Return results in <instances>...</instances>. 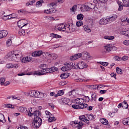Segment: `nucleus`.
Here are the masks:
<instances>
[{"label":"nucleus","instance_id":"obj_1","mask_svg":"<svg viewBox=\"0 0 129 129\" xmlns=\"http://www.w3.org/2000/svg\"><path fill=\"white\" fill-rule=\"evenodd\" d=\"M46 64H40L39 67L40 69H42V70L35 72L34 75H38L39 76L41 75H45V74H47L48 73H52L58 70V68L55 67H52L49 69L46 68Z\"/></svg>","mask_w":129,"mask_h":129},{"label":"nucleus","instance_id":"obj_2","mask_svg":"<svg viewBox=\"0 0 129 129\" xmlns=\"http://www.w3.org/2000/svg\"><path fill=\"white\" fill-rule=\"evenodd\" d=\"M9 60L13 61L14 62H19L23 57L22 51L20 50H16L15 51H11L8 55Z\"/></svg>","mask_w":129,"mask_h":129},{"label":"nucleus","instance_id":"obj_3","mask_svg":"<svg viewBox=\"0 0 129 129\" xmlns=\"http://www.w3.org/2000/svg\"><path fill=\"white\" fill-rule=\"evenodd\" d=\"M96 118V115H92L91 114H87L83 115L79 117V119L81 121L86 122L87 124H89V120H94Z\"/></svg>","mask_w":129,"mask_h":129},{"label":"nucleus","instance_id":"obj_4","mask_svg":"<svg viewBox=\"0 0 129 129\" xmlns=\"http://www.w3.org/2000/svg\"><path fill=\"white\" fill-rule=\"evenodd\" d=\"M43 123V120L40 117H34L32 122V126L34 128L38 129Z\"/></svg>","mask_w":129,"mask_h":129},{"label":"nucleus","instance_id":"obj_5","mask_svg":"<svg viewBox=\"0 0 129 129\" xmlns=\"http://www.w3.org/2000/svg\"><path fill=\"white\" fill-rule=\"evenodd\" d=\"M65 67H62L61 68V71L65 72V71H69V70H71V69H75L76 68V66L75 63L72 62H68L64 63Z\"/></svg>","mask_w":129,"mask_h":129},{"label":"nucleus","instance_id":"obj_6","mask_svg":"<svg viewBox=\"0 0 129 129\" xmlns=\"http://www.w3.org/2000/svg\"><path fill=\"white\" fill-rule=\"evenodd\" d=\"M75 103L78 104L81 107V108H86L88 105L84 103V99L83 98H77L74 101Z\"/></svg>","mask_w":129,"mask_h":129},{"label":"nucleus","instance_id":"obj_7","mask_svg":"<svg viewBox=\"0 0 129 129\" xmlns=\"http://www.w3.org/2000/svg\"><path fill=\"white\" fill-rule=\"evenodd\" d=\"M113 49L117 50V47L112 46L111 44H106L104 46V53L106 54L109 53V52L112 51Z\"/></svg>","mask_w":129,"mask_h":129},{"label":"nucleus","instance_id":"obj_8","mask_svg":"<svg viewBox=\"0 0 129 129\" xmlns=\"http://www.w3.org/2000/svg\"><path fill=\"white\" fill-rule=\"evenodd\" d=\"M64 31H66L68 33H72L75 31V29L73 27V24H64Z\"/></svg>","mask_w":129,"mask_h":129},{"label":"nucleus","instance_id":"obj_9","mask_svg":"<svg viewBox=\"0 0 129 129\" xmlns=\"http://www.w3.org/2000/svg\"><path fill=\"white\" fill-rule=\"evenodd\" d=\"M29 24V22H28V21L25 19H22L21 20H19L17 22V25L18 26L19 28L20 29H22L23 27H25V26H27Z\"/></svg>","mask_w":129,"mask_h":129},{"label":"nucleus","instance_id":"obj_10","mask_svg":"<svg viewBox=\"0 0 129 129\" xmlns=\"http://www.w3.org/2000/svg\"><path fill=\"white\" fill-rule=\"evenodd\" d=\"M88 66L85 63L84 61H80L76 66V69L79 68V69H84V68H87Z\"/></svg>","mask_w":129,"mask_h":129},{"label":"nucleus","instance_id":"obj_11","mask_svg":"<svg viewBox=\"0 0 129 129\" xmlns=\"http://www.w3.org/2000/svg\"><path fill=\"white\" fill-rule=\"evenodd\" d=\"M55 30H58V31H62V32H65V24H60L55 26Z\"/></svg>","mask_w":129,"mask_h":129},{"label":"nucleus","instance_id":"obj_12","mask_svg":"<svg viewBox=\"0 0 129 129\" xmlns=\"http://www.w3.org/2000/svg\"><path fill=\"white\" fill-rule=\"evenodd\" d=\"M81 57H82V54H81V53H77L74 55L70 57V60L71 61L77 60V59H79V58H81Z\"/></svg>","mask_w":129,"mask_h":129},{"label":"nucleus","instance_id":"obj_13","mask_svg":"<svg viewBox=\"0 0 129 129\" xmlns=\"http://www.w3.org/2000/svg\"><path fill=\"white\" fill-rule=\"evenodd\" d=\"M82 54V56H83V59L84 60H89V58H90V56H89V53L87 51H84Z\"/></svg>","mask_w":129,"mask_h":129},{"label":"nucleus","instance_id":"obj_14","mask_svg":"<svg viewBox=\"0 0 129 129\" xmlns=\"http://www.w3.org/2000/svg\"><path fill=\"white\" fill-rule=\"evenodd\" d=\"M21 110H23V112H25V111L28 112V115L29 116H33V113H32V108H29L28 110L27 108L25 107H22Z\"/></svg>","mask_w":129,"mask_h":129},{"label":"nucleus","instance_id":"obj_15","mask_svg":"<svg viewBox=\"0 0 129 129\" xmlns=\"http://www.w3.org/2000/svg\"><path fill=\"white\" fill-rule=\"evenodd\" d=\"M99 23L100 25H101V26H103V25H106L109 23L108 19L107 18L106 19L102 18L100 20Z\"/></svg>","mask_w":129,"mask_h":129},{"label":"nucleus","instance_id":"obj_16","mask_svg":"<svg viewBox=\"0 0 129 129\" xmlns=\"http://www.w3.org/2000/svg\"><path fill=\"white\" fill-rule=\"evenodd\" d=\"M57 10L55 8H52L51 9H47V10H44V13L45 14H53L54 13H56Z\"/></svg>","mask_w":129,"mask_h":129},{"label":"nucleus","instance_id":"obj_17","mask_svg":"<svg viewBox=\"0 0 129 129\" xmlns=\"http://www.w3.org/2000/svg\"><path fill=\"white\" fill-rule=\"evenodd\" d=\"M33 60V58L30 56L24 57L22 58V61L23 63H28V62H31Z\"/></svg>","mask_w":129,"mask_h":129},{"label":"nucleus","instance_id":"obj_18","mask_svg":"<svg viewBox=\"0 0 129 129\" xmlns=\"http://www.w3.org/2000/svg\"><path fill=\"white\" fill-rule=\"evenodd\" d=\"M42 54H43V52L41 50H39L38 51H34L32 52V56H33V57H38L39 56H41Z\"/></svg>","mask_w":129,"mask_h":129},{"label":"nucleus","instance_id":"obj_19","mask_svg":"<svg viewBox=\"0 0 129 129\" xmlns=\"http://www.w3.org/2000/svg\"><path fill=\"white\" fill-rule=\"evenodd\" d=\"M74 123L76 124V126L77 127L78 129H81V127H82V125H83V123L80 121H74Z\"/></svg>","mask_w":129,"mask_h":129},{"label":"nucleus","instance_id":"obj_20","mask_svg":"<svg viewBox=\"0 0 129 129\" xmlns=\"http://www.w3.org/2000/svg\"><path fill=\"white\" fill-rule=\"evenodd\" d=\"M107 19L109 23H112V22H114V21H115V20L117 19V15H113L111 17H109Z\"/></svg>","mask_w":129,"mask_h":129},{"label":"nucleus","instance_id":"obj_21","mask_svg":"<svg viewBox=\"0 0 129 129\" xmlns=\"http://www.w3.org/2000/svg\"><path fill=\"white\" fill-rule=\"evenodd\" d=\"M38 93L37 91L32 90L30 91L29 93V96H31L32 97H36L37 96V93Z\"/></svg>","mask_w":129,"mask_h":129},{"label":"nucleus","instance_id":"obj_22","mask_svg":"<svg viewBox=\"0 0 129 129\" xmlns=\"http://www.w3.org/2000/svg\"><path fill=\"white\" fill-rule=\"evenodd\" d=\"M117 4L119 7L118 9V11H122L123 10V6H124L122 2L118 1H117Z\"/></svg>","mask_w":129,"mask_h":129},{"label":"nucleus","instance_id":"obj_23","mask_svg":"<svg viewBox=\"0 0 129 129\" xmlns=\"http://www.w3.org/2000/svg\"><path fill=\"white\" fill-rule=\"evenodd\" d=\"M122 123H123V124H124V125H129V117L123 118L122 120Z\"/></svg>","mask_w":129,"mask_h":129},{"label":"nucleus","instance_id":"obj_24","mask_svg":"<svg viewBox=\"0 0 129 129\" xmlns=\"http://www.w3.org/2000/svg\"><path fill=\"white\" fill-rule=\"evenodd\" d=\"M33 115H34L35 117H39V116H41V112L39 110L34 111Z\"/></svg>","mask_w":129,"mask_h":129},{"label":"nucleus","instance_id":"obj_25","mask_svg":"<svg viewBox=\"0 0 129 129\" xmlns=\"http://www.w3.org/2000/svg\"><path fill=\"white\" fill-rule=\"evenodd\" d=\"M36 95H37L36 96V98H44V96H45L44 93L39 91H37Z\"/></svg>","mask_w":129,"mask_h":129},{"label":"nucleus","instance_id":"obj_26","mask_svg":"<svg viewBox=\"0 0 129 129\" xmlns=\"http://www.w3.org/2000/svg\"><path fill=\"white\" fill-rule=\"evenodd\" d=\"M84 30L85 32H86V33H91V29L88 27V25H86L84 26Z\"/></svg>","mask_w":129,"mask_h":129},{"label":"nucleus","instance_id":"obj_27","mask_svg":"<svg viewBox=\"0 0 129 129\" xmlns=\"http://www.w3.org/2000/svg\"><path fill=\"white\" fill-rule=\"evenodd\" d=\"M91 6V3H88L86 5H83V7L86 10V11H90V7Z\"/></svg>","mask_w":129,"mask_h":129},{"label":"nucleus","instance_id":"obj_28","mask_svg":"<svg viewBox=\"0 0 129 129\" xmlns=\"http://www.w3.org/2000/svg\"><path fill=\"white\" fill-rule=\"evenodd\" d=\"M100 121L102 124H104L105 125L108 124V121L104 118H102Z\"/></svg>","mask_w":129,"mask_h":129},{"label":"nucleus","instance_id":"obj_29","mask_svg":"<svg viewBox=\"0 0 129 129\" xmlns=\"http://www.w3.org/2000/svg\"><path fill=\"white\" fill-rule=\"evenodd\" d=\"M50 36L52 38H55V39H60V38H62V36H61L60 35H59L58 34H55L54 33H51L50 34Z\"/></svg>","mask_w":129,"mask_h":129},{"label":"nucleus","instance_id":"obj_30","mask_svg":"<svg viewBox=\"0 0 129 129\" xmlns=\"http://www.w3.org/2000/svg\"><path fill=\"white\" fill-rule=\"evenodd\" d=\"M72 107H73V108H74V109H83V108H81V106H80V105L74 104L72 105Z\"/></svg>","mask_w":129,"mask_h":129},{"label":"nucleus","instance_id":"obj_31","mask_svg":"<svg viewBox=\"0 0 129 129\" xmlns=\"http://www.w3.org/2000/svg\"><path fill=\"white\" fill-rule=\"evenodd\" d=\"M89 80H85L81 78H78L76 79V82H87Z\"/></svg>","mask_w":129,"mask_h":129},{"label":"nucleus","instance_id":"obj_32","mask_svg":"<svg viewBox=\"0 0 129 129\" xmlns=\"http://www.w3.org/2000/svg\"><path fill=\"white\" fill-rule=\"evenodd\" d=\"M77 19L78 21H82L83 18H84V16L82 14H80L77 15Z\"/></svg>","mask_w":129,"mask_h":129},{"label":"nucleus","instance_id":"obj_33","mask_svg":"<svg viewBox=\"0 0 129 129\" xmlns=\"http://www.w3.org/2000/svg\"><path fill=\"white\" fill-rule=\"evenodd\" d=\"M0 122H6V120L5 119V116L3 114H0Z\"/></svg>","mask_w":129,"mask_h":129},{"label":"nucleus","instance_id":"obj_34","mask_svg":"<svg viewBox=\"0 0 129 129\" xmlns=\"http://www.w3.org/2000/svg\"><path fill=\"white\" fill-rule=\"evenodd\" d=\"M83 99H84V102H89V100H90L89 97L88 96H84Z\"/></svg>","mask_w":129,"mask_h":129},{"label":"nucleus","instance_id":"obj_35","mask_svg":"<svg viewBox=\"0 0 129 129\" xmlns=\"http://www.w3.org/2000/svg\"><path fill=\"white\" fill-rule=\"evenodd\" d=\"M1 32L3 36V38H5V37H7V36H8V34H9L7 30H2L1 31Z\"/></svg>","mask_w":129,"mask_h":129},{"label":"nucleus","instance_id":"obj_36","mask_svg":"<svg viewBox=\"0 0 129 129\" xmlns=\"http://www.w3.org/2000/svg\"><path fill=\"white\" fill-rule=\"evenodd\" d=\"M104 39H105L106 40H113V39H114V36H105L104 37Z\"/></svg>","mask_w":129,"mask_h":129},{"label":"nucleus","instance_id":"obj_37","mask_svg":"<svg viewBox=\"0 0 129 129\" xmlns=\"http://www.w3.org/2000/svg\"><path fill=\"white\" fill-rule=\"evenodd\" d=\"M12 42H13V41H12V39H8L7 42H6L7 46H8V47H10V46L12 45Z\"/></svg>","mask_w":129,"mask_h":129},{"label":"nucleus","instance_id":"obj_38","mask_svg":"<svg viewBox=\"0 0 129 129\" xmlns=\"http://www.w3.org/2000/svg\"><path fill=\"white\" fill-rule=\"evenodd\" d=\"M123 4L124 7H128L129 8V1L128 0H122Z\"/></svg>","mask_w":129,"mask_h":129},{"label":"nucleus","instance_id":"obj_39","mask_svg":"<svg viewBox=\"0 0 129 129\" xmlns=\"http://www.w3.org/2000/svg\"><path fill=\"white\" fill-rule=\"evenodd\" d=\"M19 34L20 36H24L25 34H26L25 30L21 29L19 32Z\"/></svg>","mask_w":129,"mask_h":129},{"label":"nucleus","instance_id":"obj_40","mask_svg":"<svg viewBox=\"0 0 129 129\" xmlns=\"http://www.w3.org/2000/svg\"><path fill=\"white\" fill-rule=\"evenodd\" d=\"M55 120H56V117H51L50 116L48 118V121L49 122H51L52 121H55Z\"/></svg>","mask_w":129,"mask_h":129},{"label":"nucleus","instance_id":"obj_41","mask_svg":"<svg viewBox=\"0 0 129 129\" xmlns=\"http://www.w3.org/2000/svg\"><path fill=\"white\" fill-rule=\"evenodd\" d=\"M116 71L118 74H122V70L119 69L118 67L116 68Z\"/></svg>","mask_w":129,"mask_h":129},{"label":"nucleus","instance_id":"obj_42","mask_svg":"<svg viewBox=\"0 0 129 129\" xmlns=\"http://www.w3.org/2000/svg\"><path fill=\"white\" fill-rule=\"evenodd\" d=\"M5 81H6V78H0V84H1V85H4Z\"/></svg>","mask_w":129,"mask_h":129},{"label":"nucleus","instance_id":"obj_43","mask_svg":"<svg viewBox=\"0 0 129 129\" xmlns=\"http://www.w3.org/2000/svg\"><path fill=\"white\" fill-rule=\"evenodd\" d=\"M96 93H93L92 94L91 97H92V100H94L95 101H96Z\"/></svg>","mask_w":129,"mask_h":129},{"label":"nucleus","instance_id":"obj_44","mask_svg":"<svg viewBox=\"0 0 129 129\" xmlns=\"http://www.w3.org/2000/svg\"><path fill=\"white\" fill-rule=\"evenodd\" d=\"M68 77L67 74H62L60 75V78L61 79H66Z\"/></svg>","mask_w":129,"mask_h":129},{"label":"nucleus","instance_id":"obj_45","mask_svg":"<svg viewBox=\"0 0 129 129\" xmlns=\"http://www.w3.org/2000/svg\"><path fill=\"white\" fill-rule=\"evenodd\" d=\"M5 106L7 108H14V105L11 104H6Z\"/></svg>","mask_w":129,"mask_h":129},{"label":"nucleus","instance_id":"obj_46","mask_svg":"<svg viewBox=\"0 0 129 129\" xmlns=\"http://www.w3.org/2000/svg\"><path fill=\"white\" fill-rule=\"evenodd\" d=\"M91 7L90 8V10H94V11H95V10H97V7H95L94 5L91 4V5L90 6Z\"/></svg>","mask_w":129,"mask_h":129},{"label":"nucleus","instance_id":"obj_47","mask_svg":"<svg viewBox=\"0 0 129 129\" xmlns=\"http://www.w3.org/2000/svg\"><path fill=\"white\" fill-rule=\"evenodd\" d=\"M2 20L4 21H8L10 18H9V16L8 15H4L2 17Z\"/></svg>","mask_w":129,"mask_h":129},{"label":"nucleus","instance_id":"obj_48","mask_svg":"<svg viewBox=\"0 0 129 129\" xmlns=\"http://www.w3.org/2000/svg\"><path fill=\"white\" fill-rule=\"evenodd\" d=\"M95 86H96V88H97V89H98L99 88H102V87H105V85H102V84L96 85Z\"/></svg>","mask_w":129,"mask_h":129},{"label":"nucleus","instance_id":"obj_49","mask_svg":"<svg viewBox=\"0 0 129 129\" xmlns=\"http://www.w3.org/2000/svg\"><path fill=\"white\" fill-rule=\"evenodd\" d=\"M99 63L102 65V66H107L108 65V62H107L100 61Z\"/></svg>","mask_w":129,"mask_h":129},{"label":"nucleus","instance_id":"obj_50","mask_svg":"<svg viewBox=\"0 0 129 129\" xmlns=\"http://www.w3.org/2000/svg\"><path fill=\"white\" fill-rule=\"evenodd\" d=\"M76 25L77 27H80L83 25V22L82 21L77 22Z\"/></svg>","mask_w":129,"mask_h":129},{"label":"nucleus","instance_id":"obj_51","mask_svg":"<svg viewBox=\"0 0 129 129\" xmlns=\"http://www.w3.org/2000/svg\"><path fill=\"white\" fill-rule=\"evenodd\" d=\"M66 83L65 81H61L59 82V85L61 86H64V85H66Z\"/></svg>","mask_w":129,"mask_h":129},{"label":"nucleus","instance_id":"obj_52","mask_svg":"<svg viewBox=\"0 0 129 129\" xmlns=\"http://www.w3.org/2000/svg\"><path fill=\"white\" fill-rule=\"evenodd\" d=\"M57 94L59 96H61L64 94V91L63 90H59L58 91Z\"/></svg>","mask_w":129,"mask_h":129},{"label":"nucleus","instance_id":"obj_53","mask_svg":"<svg viewBox=\"0 0 129 129\" xmlns=\"http://www.w3.org/2000/svg\"><path fill=\"white\" fill-rule=\"evenodd\" d=\"M122 34L124 35V36H125L126 37H128V38H129V30L126 31H123Z\"/></svg>","mask_w":129,"mask_h":129},{"label":"nucleus","instance_id":"obj_54","mask_svg":"<svg viewBox=\"0 0 129 129\" xmlns=\"http://www.w3.org/2000/svg\"><path fill=\"white\" fill-rule=\"evenodd\" d=\"M6 67L8 69H11V68H13V63H7L6 64Z\"/></svg>","mask_w":129,"mask_h":129},{"label":"nucleus","instance_id":"obj_55","mask_svg":"<svg viewBox=\"0 0 129 129\" xmlns=\"http://www.w3.org/2000/svg\"><path fill=\"white\" fill-rule=\"evenodd\" d=\"M128 20V18L127 17H124L121 19V22H127Z\"/></svg>","mask_w":129,"mask_h":129},{"label":"nucleus","instance_id":"obj_56","mask_svg":"<svg viewBox=\"0 0 129 129\" xmlns=\"http://www.w3.org/2000/svg\"><path fill=\"white\" fill-rule=\"evenodd\" d=\"M43 2H44V1L43 0H40L36 3V5H37V6H42V4H43Z\"/></svg>","mask_w":129,"mask_h":129},{"label":"nucleus","instance_id":"obj_57","mask_svg":"<svg viewBox=\"0 0 129 129\" xmlns=\"http://www.w3.org/2000/svg\"><path fill=\"white\" fill-rule=\"evenodd\" d=\"M8 17H9V20H12V19H16L17 18V16L16 17H12V16H14V14H11V15H8Z\"/></svg>","mask_w":129,"mask_h":129},{"label":"nucleus","instance_id":"obj_58","mask_svg":"<svg viewBox=\"0 0 129 129\" xmlns=\"http://www.w3.org/2000/svg\"><path fill=\"white\" fill-rule=\"evenodd\" d=\"M13 68H15V69H17L19 68V64L18 63H12Z\"/></svg>","mask_w":129,"mask_h":129},{"label":"nucleus","instance_id":"obj_59","mask_svg":"<svg viewBox=\"0 0 129 129\" xmlns=\"http://www.w3.org/2000/svg\"><path fill=\"white\" fill-rule=\"evenodd\" d=\"M123 44L125 46H129V40H125L123 41Z\"/></svg>","mask_w":129,"mask_h":129},{"label":"nucleus","instance_id":"obj_60","mask_svg":"<svg viewBox=\"0 0 129 129\" xmlns=\"http://www.w3.org/2000/svg\"><path fill=\"white\" fill-rule=\"evenodd\" d=\"M66 101H69V99L64 98L63 100H62V102L64 103V104H68V102Z\"/></svg>","mask_w":129,"mask_h":129},{"label":"nucleus","instance_id":"obj_61","mask_svg":"<svg viewBox=\"0 0 129 129\" xmlns=\"http://www.w3.org/2000/svg\"><path fill=\"white\" fill-rule=\"evenodd\" d=\"M107 92V90H101L100 91V93L101 94H105V93Z\"/></svg>","mask_w":129,"mask_h":129},{"label":"nucleus","instance_id":"obj_62","mask_svg":"<svg viewBox=\"0 0 129 129\" xmlns=\"http://www.w3.org/2000/svg\"><path fill=\"white\" fill-rule=\"evenodd\" d=\"M57 3H51L49 4V7H56Z\"/></svg>","mask_w":129,"mask_h":129},{"label":"nucleus","instance_id":"obj_63","mask_svg":"<svg viewBox=\"0 0 129 129\" xmlns=\"http://www.w3.org/2000/svg\"><path fill=\"white\" fill-rule=\"evenodd\" d=\"M76 8H77V6L76 5H74L72 9H71V10L72 12H75V10H76Z\"/></svg>","mask_w":129,"mask_h":129},{"label":"nucleus","instance_id":"obj_64","mask_svg":"<svg viewBox=\"0 0 129 129\" xmlns=\"http://www.w3.org/2000/svg\"><path fill=\"white\" fill-rule=\"evenodd\" d=\"M45 114L46 115H48L49 117L51 116V115H52V114L51 113V112H49V111H45Z\"/></svg>","mask_w":129,"mask_h":129}]
</instances>
